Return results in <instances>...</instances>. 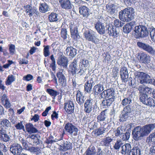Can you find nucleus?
I'll list each match as a JSON object with an SVG mask.
<instances>
[{
    "mask_svg": "<svg viewBox=\"0 0 155 155\" xmlns=\"http://www.w3.org/2000/svg\"><path fill=\"white\" fill-rule=\"evenodd\" d=\"M137 45L140 48L150 54H153L154 53L155 50L154 48L148 44L141 42H137Z\"/></svg>",
    "mask_w": 155,
    "mask_h": 155,
    "instance_id": "9b49d317",
    "label": "nucleus"
},
{
    "mask_svg": "<svg viewBox=\"0 0 155 155\" xmlns=\"http://www.w3.org/2000/svg\"><path fill=\"white\" fill-rule=\"evenodd\" d=\"M25 127L26 130L28 133H35L38 131L32 124L30 123L26 124Z\"/></svg>",
    "mask_w": 155,
    "mask_h": 155,
    "instance_id": "e433bc0d",
    "label": "nucleus"
},
{
    "mask_svg": "<svg viewBox=\"0 0 155 155\" xmlns=\"http://www.w3.org/2000/svg\"><path fill=\"white\" fill-rule=\"evenodd\" d=\"M106 7L107 12L111 15L117 14L118 8L114 4L109 3L106 5Z\"/></svg>",
    "mask_w": 155,
    "mask_h": 155,
    "instance_id": "2eb2a0df",
    "label": "nucleus"
},
{
    "mask_svg": "<svg viewBox=\"0 0 155 155\" xmlns=\"http://www.w3.org/2000/svg\"><path fill=\"white\" fill-rule=\"evenodd\" d=\"M150 97L146 94H141L140 95V100L143 104H145Z\"/></svg>",
    "mask_w": 155,
    "mask_h": 155,
    "instance_id": "c03bdc74",
    "label": "nucleus"
},
{
    "mask_svg": "<svg viewBox=\"0 0 155 155\" xmlns=\"http://www.w3.org/2000/svg\"><path fill=\"white\" fill-rule=\"evenodd\" d=\"M85 98L83 94L79 91H77L76 101L78 104L82 106L85 101Z\"/></svg>",
    "mask_w": 155,
    "mask_h": 155,
    "instance_id": "a878e982",
    "label": "nucleus"
},
{
    "mask_svg": "<svg viewBox=\"0 0 155 155\" xmlns=\"http://www.w3.org/2000/svg\"><path fill=\"white\" fill-rule=\"evenodd\" d=\"M106 110L102 111L97 117V118L99 122L105 120L107 117L105 113Z\"/></svg>",
    "mask_w": 155,
    "mask_h": 155,
    "instance_id": "79ce46f5",
    "label": "nucleus"
},
{
    "mask_svg": "<svg viewBox=\"0 0 155 155\" xmlns=\"http://www.w3.org/2000/svg\"><path fill=\"white\" fill-rule=\"evenodd\" d=\"M48 19L50 22H55L59 19L58 14L55 12H52L48 16Z\"/></svg>",
    "mask_w": 155,
    "mask_h": 155,
    "instance_id": "ea45409f",
    "label": "nucleus"
},
{
    "mask_svg": "<svg viewBox=\"0 0 155 155\" xmlns=\"http://www.w3.org/2000/svg\"><path fill=\"white\" fill-rule=\"evenodd\" d=\"M115 99V97H112L108 98L105 100H103L102 102V104L105 108L110 106Z\"/></svg>",
    "mask_w": 155,
    "mask_h": 155,
    "instance_id": "72a5a7b5",
    "label": "nucleus"
},
{
    "mask_svg": "<svg viewBox=\"0 0 155 155\" xmlns=\"http://www.w3.org/2000/svg\"><path fill=\"white\" fill-rule=\"evenodd\" d=\"M125 130L122 126L118 127L117 129L114 131L115 135L117 137H119L120 138L123 133L124 132Z\"/></svg>",
    "mask_w": 155,
    "mask_h": 155,
    "instance_id": "a19ab883",
    "label": "nucleus"
},
{
    "mask_svg": "<svg viewBox=\"0 0 155 155\" xmlns=\"http://www.w3.org/2000/svg\"><path fill=\"white\" fill-rule=\"evenodd\" d=\"M9 50L10 53L12 54L14 53L15 51V46L14 45L11 44L9 46Z\"/></svg>",
    "mask_w": 155,
    "mask_h": 155,
    "instance_id": "338daca9",
    "label": "nucleus"
},
{
    "mask_svg": "<svg viewBox=\"0 0 155 155\" xmlns=\"http://www.w3.org/2000/svg\"><path fill=\"white\" fill-rule=\"evenodd\" d=\"M10 137L6 134L5 130H0V139L2 141L7 142L10 140Z\"/></svg>",
    "mask_w": 155,
    "mask_h": 155,
    "instance_id": "473e14b6",
    "label": "nucleus"
},
{
    "mask_svg": "<svg viewBox=\"0 0 155 155\" xmlns=\"http://www.w3.org/2000/svg\"><path fill=\"white\" fill-rule=\"evenodd\" d=\"M66 51L67 55L72 58L74 57L77 54V50L71 46L68 47Z\"/></svg>",
    "mask_w": 155,
    "mask_h": 155,
    "instance_id": "2f4dec72",
    "label": "nucleus"
},
{
    "mask_svg": "<svg viewBox=\"0 0 155 155\" xmlns=\"http://www.w3.org/2000/svg\"><path fill=\"white\" fill-rule=\"evenodd\" d=\"M84 35L86 40L88 41H91L93 43L97 44L99 40L97 38L96 33L91 29H87L84 33Z\"/></svg>",
    "mask_w": 155,
    "mask_h": 155,
    "instance_id": "423d86ee",
    "label": "nucleus"
},
{
    "mask_svg": "<svg viewBox=\"0 0 155 155\" xmlns=\"http://www.w3.org/2000/svg\"><path fill=\"white\" fill-rule=\"evenodd\" d=\"M60 144L59 149L60 151H65L72 149V144L69 141L62 140Z\"/></svg>",
    "mask_w": 155,
    "mask_h": 155,
    "instance_id": "dca6fc26",
    "label": "nucleus"
},
{
    "mask_svg": "<svg viewBox=\"0 0 155 155\" xmlns=\"http://www.w3.org/2000/svg\"><path fill=\"white\" fill-rule=\"evenodd\" d=\"M70 67L71 69V72L73 75L76 74L77 72L79 70L77 65V60L74 59L73 61L70 65Z\"/></svg>",
    "mask_w": 155,
    "mask_h": 155,
    "instance_id": "c85d7f7f",
    "label": "nucleus"
},
{
    "mask_svg": "<svg viewBox=\"0 0 155 155\" xmlns=\"http://www.w3.org/2000/svg\"><path fill=\"white\" fill-rule=\"evenodd\" d=\"M104 90V87L103 84L99 83L95 85L93 89V92L95 95H98L101 92Z\"/></svg>",
    "mask_w": 155,
    "mask_h": 155,
    "instance_id": "c756f323",
    "label": "nucleus"
},
{
    "mask_svg": "<svg viewBox=\"0 0 155 155\" xmlns=\"http://www.w3.org/2000/svg\"><path fill=\"white\" fill-rule=\"evenodd\" d=\"M15 127L17 130H24L25 127L22 121H20L15 125Z\"/></svg>",
    "mask_w": 155,
    "mask_h": 155,
    "instance_id": "4d7b16f0",
    "label": "nucleus"
},
{
    "mask_svg": "<svg viewBox=\"0 0 155 155\" xmlns=\"http://www.w3.org/2000/svg\"><path fill=\"white\" fill-rule=\"evenodd\" d=\"M11 127V124L9 121L6 119H1L0 121V130H5Z\"/></svg>",
    "mask_w": 155,
    "mask_h": 155,
    "instance_id": "bb28decb",
    "label": "nucleus"
},
{
    "mask_svg": "<svg viewBox=\"0 0 155 155\" xmlns=\"http://www.w3.org/2000/svg\"><path fill=\"white\" fill-rule=\"evenodd\" d=\"M141 149L140 147L135 146L131 149L128 155H140Z\"/></svg>",
    "mask_w": 155,
    "mask_h": 155,
    "instance_id": "58836bf2",
    "label": "nucleus"
},
{
    "mask_svg": "<svg viewBox=\"0 0 155 155\" xmlns=\"http://www.w3.org/2000/svg\"><path fill=\"white\" fill-rule=\"evenodd\" d=\"M39 10L40 12L45 13L50 11V8L48 5L45 3H40L39 6Z\"/></svg>",
    "mask_w": 155,
    "mask_h": 155,
    "instance_id": "c9c22d12",
    "label": "nucleus"
},
{
    "mask_svg": "<svg viewBox=\"0 0 155 155\" xmlns=\"http://www.w3.org/2000/svg\"><path fill=\"white\" fill-rule=\"evenodd\" d=\"M107 94L108 97L110 98L112 97H115L114 96L115 91L114 88H111L106 90Z\"/></svg>",
    "mask_w": 155,
    "mask_h": 155,
    "instance_id": "8fccbe9b",
    "label": "nucleus"
},
{
    "mask_svg": "<svg viewBox=\"0 0 155 155\" xmlns=\"http://www.w3.org/2000/svg\"><path fill=\"white\" fill-rule=\"evenodd\" d=\"M95 102L92 99L89 98L86 100L84 104V111L87 113L89 114L93 108V112L94 114H97V108H94Z\"/></svg>",
    "mask_w": 155,
    "mask_h": 155,
    "instance_id": "0eeeda50",
    "label": "nucleus"
},
{
    "mask_svg": "<svg viewBox=\"0 0 155 155\" xmlns=\"http://www.w3.org/2000/svg\"><path fill=\"white\" fill-rule=\"evenodd\" d=\"M121 78L123 81L127 82L129 78V74L127 68L124 67H121L120 71Z\"/></svg>",
    "mask_w": 155,
    "mask_h": 155,
    "instance_id": "aec40b11",
    "label": "nucleus"
},
{
    "mask_svg": "<svg viewBox=\"0 0 155 155\" xmlns=\"http://www.w3.org/2000/svg\"><path fill=\"white\" fill-rule=\"evenodd\" d=\"M98 124L93 121H92L89 124V127L91 129L94 130L97 128Z\"/></svg>",
    "mask_w": 155,
    "mask_h": 155,
    "instance_id": "864d4df0",
    "label": "nucleus"
},
{
    "mask_svg": "<svg viewBox=\"0 0 155 155\" xmlns=\"http://www.w3.org/2000/svg\"><path fill=\"white\" fill-rule=\"evenodd\" d=\"M61 37L64 39H65L67 38L68 34L67 31L65 28H62L61 30Z\"/></svg>",
    "mask_w": 155,
    "mask_h": 155,
    "instance_id": "5fc2aeb1",
    "label": "nucleus"
},
{
    "mask_svg": "<svg viewBox=\"0 0 155 155\" xmlns=\"http://www.w3.org/2000/svg\"><path fill=\"white\" fill-rule=\"evenodd\" d=\"M134 31L135 32V37L136 38L146 37L149 34V30L145 25H140L135 26Z\"/></svg>",
    "mask_w": 155,
    "mask_h": 155,
    "instance_id": "20e7f679",
    "label": "nucleus"
},
{
    "mask_svg": "<svg viewBox=\"0 0 155 155\" xmlns=\"http://www.w3.org/2000/svg\"><path fill=\"white\" fill-rule=\"evenodd\" d=\"M106 35L108 34L110 36H112L114 38L117 37L118 33L116 30L115 26L112 25H106Z\"/></svg>",
    "mask_w": 155,
    "mask_h": 155,
    "instance_id": "4468645a",
    "label": "nucleus"
},
{
    "mask_svg": "<svg viewBox=\"0 0 155 155\" xmlns=\"http://www.w3.org/2000/svg\"><path fill=\"white\" fill-rule=\"evenodd\" d=\"M134 9L131 7H127L119 12V17L121 20L129 21L134 18Z\"/></svg>",
    "mask_w": 155,
    "mask_h": 155,
    "instance_id": "7ed1b4c3",
    "label": "nucleus"
},
{
    "mask_svg": "<svg viewBox=\"0 0 155 155\" xmlns=\"http://www.w3.org/2000/svg\"><path fill=\"white\" fill-rule=\"evenodd\" d=\"M114 25L115 27H120L123 26L124 23L118 19H115L114 21Z\"/></svg>",
    "mask_w": 155,
    "mask_h": 155,
    "instance_id": "13d9d810",
    "label": "nucleus"
},
{
    "mask_svg": "<svg viewBox=\"0 0 155 155\" xmlns=\"http://www.w3.org/2000/svg\"><path fill=\"white\" fill-rule=\"evenodd\" d=\"M27 141L33 145H37L42 143L41 137L38 135H29L26 138Z\"/></svg>",
    "mask_w": 155,
    "mask_h": 155,
    "instance_id": "1a4fd4ad",
    "label": "nucleus"
},
{
    "mask_svg": "<svg viewBox=\"0 0 155 155\" xmlns=\"http://www.w3.org/2000/svg\"><path fill=\"white\" fill-rule=\"evenodd\" d=\"M79 69H80V71L77 72L76 74L80 76L84 75L87 69L80 66Z\"/></svg>",
    "mask_w": 155,
    "mask_h": 155,
    "instance_id": "bf43d9fd",
    "label": "nucleus"
},
{
    "mask_svg": "<svg viewBox=\"0 0 155 155\" xmlns=\"http://www.w3.org/2000/svg\"><path fill=\"white\" fill-rule=\"evenodd\" d=\"M145 87L143 85H140L138 88L140 95L146 94L144 93Z\"/></svg>",
    "mask_w": 155,
    "mask_h": 155,
    "instance_id": "680f3d73",
    "label": "nucleus"
},
{
    "mask_svg": "<svg viewBox=\"0 0 155 155\" xmlns=\"http://www.w3.org/2000/svg\"><path fill=\"white\" fill-rule=\"evenodd\" d=\"M89 65V61L85 59H83L81 60L79 66L87 69Z\"/></svg>",
    "mask_w": 155,
    "mask_h": 155,
    "instance_id": "49530a36",
    "label": "nucleus"
},
{
    "mask_svg": "<svg viewBox=\"0 0 155 155\" xmlns=\"http://www.w3.org/2000/svg\"><path fill=\"white\" fill-rule=\"evenodd\" d=\"M64 128L65 131L70 135L74 136H76L77 135L78 131V128L70 123H67Z\"/></svg>",
    "mask_w": 155,
    "mask_h": 155,
    "instance_id": "9d476101",
    "label": "nucleus"
},
{
    "mask_svg": "<svg viewBox=\"0 0 155 155\" xmlns=\"http://www.w3.org/2000/svg\"><path fill=\"white\" fill-rule=\"evenodd\" d=\"M110 125H108L106 128L101 126L99 128L94 130L93 132L97 136H99L107 132L109 130V128H110Z\"/></svg>",
    "mask_w": 155,
    "mask_h": 155,
    "instance_id": "412c9836",
    "label": "nucleus"
},
{
    "mask_svg": "<svg viewBox=\"0 0 155 155\" xmlns=\"http://www.w3.org/2000/svg\"><path fill=\"white\" fill-rule=\"evenodd\" d=\"M154 128L153 124H149L142 127H137L132 130L133 138L136 140H140L143 137L147 136Z\"/></svg>",
    "mask_w": 155,
    "mask_h": 155,
    "instance_id": "f03ea898",
    "label": "nucleus"
},
{
    "mask_svg": "<svg viewBox=\"0 0 155 155\" xmlns=\"http://www.w3.org/2000/svg\"><path fill=\"white\" fill-rule=\"evenodd\" d=\"M123 145V143L120 140H117L115 143L114 147L115 150H118Z\"/></svg>",
    "mask_w": 155,
    "mask_h": 155,
    "instance_id": "6e6d98bb",
    "label": "nucleus"
},
{
    "mask_svg": "<svg viewBox=\"0 0 155 155\" xmlns=\"http://www.w3.org/2000/svg\"><path fill=\"white\" fill-rule=\"evenodd\" d=\"M95 147L92 145L90 146L85 151L86 155H95L96 153Z\"/></svg>",
    "mask_w": 155,
    "mask_h": 155,
    "instance_id": "4c0bfd02",
    "label": "nucleus"
},
{
    "mask_svg": "<svg viewBox=\"0 0 155 155\" xmlns=\"http://www.w3.org/2000/svg\"><path fill=\"white\" fill-rule=\"evenodd\" d=\"M146 103L144 104L149 106L150 107L155 106V101L153 98L149 97V98L147 101Z\"/></svg>",
    "mask_w": 155,
    "mask_h": 155,
    "instance_id": "09e8293b",
    "label": "nucleus"
},
{
    "mask_svg": "<svg viewBox=\"0 0 155 155\" xmlns=\"http://www.w3.org/2000/svg\"><path fill=\"white\" fill-rule=\"evenodd\" d=\"M59 2L62 8L69 10L72 8V5L70 0H60Z\"/></svg>",
    "mask_w": 155,
    "mask_h": 155,
    "instance_id": "b1692460",
    "label": "nucleus"
},
{
    "mask_svg": "<svg viewBox=\"0 0 155 155\" xmlns=\"http://www.w3.org/2000/svg\"><path fill=\"white\" fill-rule=\"evenodd\" d=\"M130 135V133L129 132H126L125 133H123L120 138L123 140H128Z\"/></svg>",
    "mask_w": 155,
    "mask_h": 155,
    "instance_id": "603ef678",
    "label": "nucleus"
},
{
    "mask_svg": "<svg viewBox=\"0 0 155 155\" xmlns=\"http://www.w3.org/2000/svg\"><path fill=\"white\" fill-rule=\"evenodd\" d=\"M68 60L67 58L64 56H61L58 58L57 60V64L61 66H63L64 68L67 67Z\"/></svg>",
    "mask_w": 155,
    "mask_h": 155,
    "instance_id": "cd10ccee",
    "label": "nucleus"
},
{
    "mask_svg": "<svg viewBox=\"0 0 155 155\" xmlns=\"http://www.w3.org/2000/svg\"><path fill=\"white\" fill-rule=\"evenodd\" d=\"M134 75L141 84H149L152 82L150 76L145 73L136 71L134 73Z\"/></svg>",
    "mask_w": 155,
    "mask_h": 155,
    "instance_id": "39448f33",
    "label": "nucleus"
},
{
    "mask_svg": "<svg viewBox=\"0 0 155 155\" xmlns=\"http://www.w3.org/2000/svg\"><path fill=\"white\" fill-rule=\"evenodd\" d=\"M46 91L51 96L55 97L59 94V92L52 89H47Z\"/></svg>",
    "mask_w": 155,
    "mask_h": 155,
    "instance_id": "a18cd8bd",
    "label": "nucleus"
},
{
    "mask_svg": "<svg viewBox=\"0 0 155 155\" xmlns=\"http://www.w3.org/2000/svg\"><path fill=\"white\" fill-rule=\"evenodd\" d=\"M121 148L122 150H121V153L124 155L126 154L128 155L131 150V146L129 143H126L122 146Z\"/></svg>",
    "mask_w": 155,
    "mask_h": 155,
    "instance_id": "7c9ffc66",
    "label": "nucleus"
},
{
    "mask_svg": "<svg viewBox=\"0 0 155 155\" xmlns=\"http://www.w3.org/2000/svg\"><path fill=\"white\" fill-rule=\"evenodd\" d=\"M128 81L130 85L133 86V87L134 88L136 86L134 82V80L131 77H130L128 78Z\"/></svg>",
    "mask_w": 155,
    "mask_h": 155,
    "instance_id": "69168bd1",
    "label": "nucleus"
},
{
    "mask_svg": "<svg viewBox=\"0 0 155 155\" xmlns=\"http://www.w3.org/2000/svg\"><path fill=\"white\" fill-rule=\"evenodd\" d=\"M135 26L134 21H131L127 24L123 28V32L126 34L129 33L134 29Z\"/></svg>",
    "mask_w": 155,
    "mask_h": 155,
    "instance_id": "5701e85b",
    "label": "nucleus"
},
{
    "mask_svg": "<svg viewBox=\"0 0 155 155\" xmlns=\"http://www.w3.org/2000/svg\"><path fill=\"white\" fill-rule=\"evenodd\" d=\"M24 8L26 9L25 12L29 17L33 16L38 17L39 15L38 9L35 7H32L30 5H28L24 6Z\"/></svg>",
    "mask_w": 155,
    "mask_h": 155,
    "instance_id": "6e6552de",
    "label": "nucleus"
},
{
    "mask_svg": "<svg viewBox=\"0 0 155 155\" xmlns=\"http://www.w3.org/2000/svg\"><path fill=\"white\" fill-rule=\"evenodd\" d=\"M71 37L74 38L78 39L80 37L78 30L77 26L73 24H71L69 26Z\"/></svg>",
    "mask_w": 155,
    "mask_h": 155,
    "instance_id": "a211bd4d",
    "label": "nucleus"
},
{
    "mask_svg": "<svg viewBox=\"0 0 155 155\" xmlns=\"http://www.w3.org/2000/svg\"><path fill=\"white\" fill-rule=\"evenodd\" d=\"M79 12L83 17L85 18H87L90 15L89 8L85 6H81L79 8Z\"/></svg>",
    "mask_w": 155,
    "mask_h": 155,
    "instance_id": "393cba45",
    "label": "nucleus"
},
{
    "mask_svg": "<svg viewBox=\"0 0 155 155\" xmlns=\"http://www.w3.org/2000/svg\"><path fill=\"white\" fill-rule=\"evenodd\" d=\"M149 153L151 155H155V146L152 147L150 149Z\"/></svg>",
    "mask_w": 155,
    "mask_h": 155,
    "instance_id": "774afa93",
    "label": "nucleus"
},
{
    "mask_svg": "<svg viewBox=\"0 0 155 155\" xmlns=\"http://www.w3.org/2000/svg\"><path fill=\"white\" fill-rule=\"evenodd\" d=\"M20 141L22 143L23 146L24 147V149L25 150L28 148V145L27 144L26 140L24 138H21L19 139Z\"/></svg>",
    "mask_w": 155,
    "mask_h": 155,
    "instance_id": "0e129e2a",
    "label": "nucleus"
},
{
    "mask_svg": "<svg viewBox=\"0 0 155 155\" xmlns=\"http://www.w3.org/2000/svg\"><path fill=\"white\" fill-rule=\"evenodd\" d=\"M22 149L21 146L18 144H13L10 146V151L14 155H20Z\"/></svg>",
    "mask_w": 155,
    "mask_h": 155,
    "instance_id": "ddd939ff",
    "label": "nucleus"
},
{
    "mask_svg": "<svg viewBox=\"0 0 155 155\" xmlns=\"http://www.w3.org/2000/svg\"><path fill=\"white\" fill-rule=\"evenodd\" d=\"M104 23L98 21L94 24L95 28L97 32L100 35H106V25L105 26Z\"/></svg>",
    "mask_w": 155,
    "mask_h": 155,
    "instance_id": "f8f14e48",
    "label": "nucleus"
},
{
    "mask_svg": "<svg viewBox=\"0 0 155 155\" xmlns=\"http://www.w3.org/2000/svg\"><path fill=\"white\" fill-rule=\"evenodd\" d=\"M33 76L32 75L30 74H28L23 77V80L29 81L33 80Z\"/></svg>",
    "mask_w": 155,
    "mask_h": 155,
    "instance_id": "e2e57ef3",
    "label": "nucleus"
},
{
    "mask_svg": "<svg viewBox=\"0 0 155 155\" xmlns=\"http://www.w3.org/2000/svg\"><path fill=\"white\" fill-rule=\"evenodd\" d=\"M139 57V61L142 63L147 64L150 63V57L149 55L145 53L142 52L139 54L138 55Z\"/></svg>",
    "mask_w": 155,
    "mask_h": 155,
    "instance_id": "6ab92c4d",
    "label": "nucleus"
},
{
    "mask_svg": "<svg viewBox=\"0 0 155 155\" xmlns=\"http://www.w3.org/2000/svg\"><path fill=\"white\" fill-rule=\"evenodd\" d=\"M94 83V78L91 76L87 82L85 83L84 86L85 91L88 93H90L92 91L93 84Z\"/></svg>",
    "mask_w": 155,
    "mask_h": 155,
    "instance_id": "4be33fe9",
    "label": "nucleus"
},
{
    "mask_svg": "<svg viewBox=\"0 0 155 155\" xmlns=\"http://www.w3.org/2000/svg\"><path fill=\"white\" fill-rule=\"evenodd\" d=\"M113 140V139L108 137L103 138L101 142L103 143V146H108Z\"/></svg>",
    "mask_w": 155,
    "mask_h": 155,
    "instance_id": "37998d69",
    "label": "nucleus"
},
{
    "mask_svg": "<svg viewBox=\"0 0 155 155\" xmlns=\"http://www.w3.org/2000/svg\"><path fill=\"white\" fill-rule=\"evenodd\" d=\"M56 76L58 78L59 82L62 85L66 82V78L62 72L59 71L57 73Z\"/></svg>",
    "mask_w": 155,
    "mask_h": 155,
    "instance_id": "f704fd0d",
    "label": "nucleus"
},
{
    "mask_svg": "<svg viewBox=\"0 0 155 155\" xmlns=\"http://www.w3.org/2000/svg\"><path fill=\"white\" fill-rule=\"evenodd\" d=\"M15 76L12 75H10L8 76L6 84V85H10L12 83L15 81Z\"/></svg>",
    "mask_w": 155,
    "mask_h": 155,
    "instance_id": "de8ad7c7",
    "label": "nucleus"
},
{
    "mask_svg": "<svg viewBox=\"0 0 155 155\" xmlns=\"http://www.w3.org/2000/svg\"><path fill=\"white\" fill-rule=\"evenodd\" d=\"M39 148L38 147H29L28 146V148L25 150H28L31 153H36L37 152Z\"/></svg>",
    "mask_w": 155,
    "mask_h": 155,
    "instance_id": "052dcab7",
    "label": "nucleus"
},
{
    "mask_svg": "<svg viewBox=\"0 0 155 155\" xmlns=\"http://www.w3.org/2000/svg\"><path fill=\"white\" fill-rule=\"evenodd\" d=\"M43 47L44 48L43 49L44 55L45 57H47L50 54V52L49 50L50 46L49 45H44Z\"/></svg>",
    "mask_w": 155,
    "mask_h": 155,
    "instance_id": "3c124183",
    "label": "nucleus"
},
{
    "mask_svg": "<svg viewBox=\"0 0 155 155\" xmlns=\"http://www.w3.org/2000/svg\"><path fill=\"white\" fill-rule=\"evenodd\" d=\"M133 97L131 95L124 98L121 102V104L123 106H125L123 110L121 111L119 116V121L124 122L130 119L131 117V113L132 109L131 107L132 103Z\"/></svg>",
    "mask_w": 155,
    "mask_h": 155,
    "instance_id": "f257e3e1",
    "label": "nucleus"
},
{
    "mask_svg": "<svg viewBox=\"0 0 155 155\" xmlns=\"http://www.w3.org/2000/svg\"><path fill=\"white\" fill-rule=\"evenodd\" d=\"M64 109L66 112L69 114L73 113L74 111V105L71 101H68L64 104Z\"/></svg>",
    "mask_w": 155,
    "mask_h": 155,
    "instance_id": "f3484780",
    "label": "nucleus"
}]
</instances>
